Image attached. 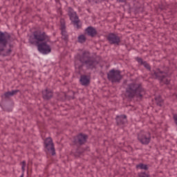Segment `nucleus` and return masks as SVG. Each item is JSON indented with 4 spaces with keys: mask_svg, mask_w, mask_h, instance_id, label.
<instances>
[{
    "mask_svg": "<svg viewBox=\"0 0 177 177\" xmlns=\"http://www.w3.org/2000/svg\"><path fill=\"white\" fill-rule=\"evenodd\" d=\"M28 41L30 45H36L37 50L41 55H49L52 52V47L48 44V42H50V37L45 32L39 30L34 31Z\"/></svg>",
    "mask_w": 177,
    "mask_h": 177,
    "instance_id": "nucleus-1",
    "label": "nucleus"
},
{
    "mask_svg": "<svg viewBox=\"0 0 177 177\" xmlns=\"http://www.w3.org/2000/svg\"><path fill=\"white\" fill-rule=\"evenodd\" d=\"M97 64H99V61L92 57L88 50H84L82 54H78L74 62L75 68L78 70L79 73L84 70V67H86V70H95Z\"/></svg>",
    "mask_w": 177,
    "mask_h": 177,
    "instance_id": "nucleus-2",
    "label": "nucleus"
},
{
    "mask_svg": "<svg viewBox=\"0 0 177 177\" xmlns=\"http://www.w3.org/2000/svg\"><path fill=\"white\" fill-rule=\"evenodd\" d=\"M145 92V88H143L142 83L132 82L127 84L124 96L127 99L132 100L134 97H143Z\"/></svg>",
    "mask_w": 177,
    "mask_h": 177,
    "instance_id": "nucleus-3",
    "label": "nucleus"
},
{
    "mask_svg": "<svg viewBox=\"0 0 177 177\" xmlns=\"http://www.w3.org/2000/svg\"><path fill=\"white\" fill-rule=\"evenodd\" d=\"M88 138L89 136L84 133H79L77 135L73 136L72 141L73 146H76V147H77L76 152L75 153V157H80V156H81L82 153L85 151V149L80 151V148L81 146L86 145Z\"/></svg>",
    "mask_w": 177,
    "mask_h": 177,
    "instance_id": "nucleus-4",
    "label": "nucleus"
},
{
    "mask_svg": "<svg viewBox=\"0 0 177 177\" xmlns=\"http://www.w3.org/2000/svg\"><path fill=\"white\" fill-rule=\"evenodd\" d=\"M10 39V35L8 32H2L0 30V45L2 47H0V56L6 57V56H10L12 53V48H9L5 51V48L8 45V39Z\"/></svg>",
    "mask_w": 177,
    "mask_h": 177,
    "instance_id": "nucleus-5",
    "label": "nucleus"
},
{
    "mask_svg": "<svg viewBox=\"0 0 177 177\" xmlns=\"http://www.w3.org/2000/svg\"><path fill=\"white\" fill-rule=\"evenodd\" d=\"M68 16H69V19L71 21V24L80 30L82 27V24L81 23V20L80 19V17L77 15V12L74 11V9L71 7H68Z\"/></svg>",
    "mask_w": 177,
    "mask_h": 177,
    "instance_id": "nucleus-6",
    "label": "nucleus"
},
{
    "mask_svg": "<svg viewBox=\"0 0 177 177\" xmlns=\"http://www.w3.org/2000/svg\"><path fill=\"white\" fill-rule=\"evenodd\" d=\"M107 79L109 81H111L113 83L115 82H121V80H122V75H121V71L111 69L107 73Z\"/></svg>",
    "mask_w": 177,
    "mask_h": 177,
    "instance_id": "nucleus-7",
    "label": "nucleus"
},
{
    "mask_svg": "<svg viewBox=\"0 0 177 177\" xmlns=\"http://www.w3.org/2000/svg\"><path fill=\"white\" fill-rule=\"evenodd\" d=\"M149 75L153 80H158L160 84L164 82L165 78L168 77V72L160 71V68H158V71L156 70L149 71Z\"/></svg>",
    "mask_w": 177,
    "mask_h": 177,
    "instance_id": "nucleus-8",
    "label": "nucleus"
},
{
    "mask_svg": "<svg viewBox=\"0 0 177 177\" xmlns=\"http://www.w3.org/2000/svg\"><path fill=\"white\" fill-rule=\"evenodd\" d=\"M44 151L50 153L51 156H56V149H55V144L52 138L48 137L44 142Z\"/></svg>",
    "mask_w": 177,
    "mask_h": 177,
    "instance_id": "nucleus-9",
    "label": "nucleus"
},
{
    "mask_svg": "<svg viewBox=\"0 0 177 177\" xmlns=\"http://www.w3.org/2000/svg\"><path fill=\"white\" fill-rule=\"evenodd\" d=\"M138 140L141 145L147 146L151 142V133L149 131H141L138 134Z\"/></svg>",
    "mask_w": 177,
    "mask_h": 177,
    "instance_id": "nucleus-10",
    "label": "nucleus"
},
{
    "mask_svg": "<svg viewBox=\"0 0 177 177\" xmlns=\"http://www.w3.org/2000/svg\"><path fill=\"white\" fill-rule=\"evenodd\" d=\"M106 39L110 45H116L117 46H120V44H121V38L115 33H109L106 36Z\"/></svg>",
    "mask_w": 177,
    "mask_h": 177,
    "instance_id": "nucleus-11",
    "label": "nucleus"
},
{
    "mask_svg": "<svg viewBox=\"0 0 177 177\" xmlns=\"http://www.w3.org/2000/svg\"><path fill=\"white\" fill-rule=\"evenodd\" d=\"M60 30L62 39L67 42L68 41V35H67V31L66 30V20L64 18L60 19Z\"/></svg>",
    "mask_w": 177,
    "mask_h": 177,
    "instance_id": "nucleus-12",
    "label": "nucleus"
},
{
    "mask_svg": "<svg viewBox=\"0 0 177 177\" xmlns=\"http://www.w3.org/2000/svg\"><path fill=\"white\" fill-rule=\"evenodd\" d=\"M127 115H117L115 120L117 127H124L128 122Z\"/></svg>",
    "mask_w": 177,
    "mask_h": 177,
    "instance_id": "nucleus-13",
    "label": "nucleus"
},
{
    "mask_svg": "<svg viewBox=\"0 0 177 177\" xmlns=\"http://www.w3.org/2000/svg\"><path fill=\"white\" fill-rule=\"evenodd\" d=\"M84 35L95 38L97 35V30L93 26H88L84 30Z\"/></svg>",
    "mask_w": 177,
    "mask_h": 177,
    "instance_id": "nucleus-14",
    "label": "nucleus"
},
{
    "mask_svg": "<svg viewBox=\"0 0 177 177\" xmlns=\"http://www.w3.org/2000/svg\"><path fill=\"white\" fill-rule=\"evenodd\" d=\"M41 94L44 100H50V99L53 97V92L52 90L48 88H46L44 90H43Z\"/></svg>",
    "mask_w": 177,
    "mask_h": 177,
    "instance_id": "nucleus-15",
    "label": "nucleus"
},
{
    "mask_svg": "<svg viewBox=\"0 0 177 177\" xmlns=\"http://www.w3.org/2000/svg\"><path fill=\"white\" fill-rule=\"evenodd\" d=\"M136 60L140 66H143L148 71H151V66H150V64L147 63V62L143 61V59L139 57H137Z\"/></svg>",
    "mask_w": 177,
    "mask_h": 177,
    "instance_id": "nucleus-16",
    "label": "nucleus"
},
{
    "mask_svg": "<svg viewBox=\"0 0 177 177\" xmlns=\"http://www.w3.org/2000/svg\"><path fill=\"white\" fill-rule=\"evenodd\" d=\"M80 82L83 86H88L91 84V79L86 75H82L80 76Z\"/></svg>",
    "mask_w": 177,
    "mask_h": 177,
    "instance_id": "nucleus-17",
    "label": "nucleus"
},
{
    "mask_svg": "<svg viewBox=\"0 0 177 177\" xmlns=\"http://www.w3.org/2000/svg\"><path fill=\"white\" fill-rule=\"evenodd\" d=\"M154 99H155V103L156 106L161 107L164 104V100H162V97H161V95H158L155 97Z\"/></svg>",
    "mask_w": 177,
    "mask_h": 177,
    "instance_id": "nucleus-18",
    "label": "nucleus"
},
{
    "mask_svg": "<svg viewBox=\"0 0 177 177\" xmlns=\"http://www.w3.org/2000/svg\"><path fill=\"white\" fill-rule=\"evenodd\" d=\"M136 169H144V171H149V166L143 163H140L138 165H136Z\"/></svg>",
    "mask_w": 177,
    "mask_h": 177,
    "instance_id": "nucleus-19",
    "label": "nucleus"
},
{
    "mask_svg": "<svg viewBox=\"0 0 177 177\" xmlns=\"http://www.w3.org/2000/svg\"><path fill=\"white\" fill-rule=\"evenodd\" d=\"M86 35H80L77 37V41L79 44H85L86 42Z\"/></svg>",
    "mask_w": 177,
    "mask_h": 177,
    "instance_id": "nucleus-20",
    "label": "nucleus"
},
{
    "mask_svg": "<svg viewBox=\"0 0 177 177\" xmlns=\"http://www.w3.org/2000/svg\"><path fill=\"white\" fill-rule=\"evenodd\" d=\"M137 177H150V173L149 171H140L138 173Z\"/></svg>",
    "mask_w": 177,
    "mask_h": 177,
    "instance_id": "nucleus-21",
    "label": "nucleus"
},
{
    "mask_svg": "<svg viewBox=\"0 0 177 177\" xmlns=\"http://www.w3.org/2000/svg\"><path fill=\"white\" fill-rule=\"evenodd\" d=\"M91 3H102V2H104L106 0H88Z\"/></svg>",
    "mask_w": 177,
    "mask_h": 177,
    "instance_id": "nucleus-22",
    "label": "nucleus"
},
{
    "mask_svg": "<svg viewBox=\"0 0 177 177\" xmlns=\"http://www.w3.org/2000/svg\"><path fill=\"white\" fill-rule=\"evenodd\" d=\"M21 164H22V167H21L22 174H24V171H26V160L22 161Z\"/></svg>",
    "mask_w": 177,
    "mask_h": 177,
    "instance_id": "nucleus-23",
    "label": "nucleus"
},
{
    "mask_svg": "<svg viewBox=\"0 0 177 177\" xmlns=\"http://www.w3.org/2000/svg\"><path fill=\"white\" fill-rule=\"evenodd\" d=\"M19 92H20V90H12L10 91V93H11V96H15V95H17Z\"/></svg>",
    "mask_w": 177,
    "mask_h": 177,
    "instance_id": "nucleus-24",
    "label": "nucleus"
},
{
    "mask_svg": "<svg viewBox=\"0 0 177 177\" xmlns=\"http://www.w3.org/2000/svg\"><path fill=\"white\" fill-rule=\"evenodd\" d=\"M19 92H20V90H12L10 91V93H11V96H15V95H17Z\"/></svg>",
    "mask_w": 177,
    "mask_h": 177,
    "instance_id": "nucleus-25",
    "label": "nucleus"
},
{
    "mask_svg": "<svg viewBox=\"0 0 177 177\" xmlns=\"http://www.w3.org/2000/svg\"><path fill=\"white\" fill-rule=\"evenodd\" d=\"M4 96L6 98L8 99V97H12V94L10 93V91H7L4 93Z\"/></svg>",
    "mask_w": 177,
    "mask_h": 177,
    "instance_id": "nucleus-26",
    "label": "nucleus"
},
{
    "mask_svg": "<svg viewBox=\"0 0 177 177\" xmlns=\"http://www.w3.org/2000/svg\"><path fill=\"white\" fill-rule=\"evenodd\" d=\"M119 3H125L128 0H116Z\"/></svg>",
    "mask_w": 177,
    "mask_h": 177,
    "instance_id": "nucleus-27",
    "label": "nucleus"
},
{
    "mask_svg": "<svg viewBox=\"0 0 177 177\" xmlns=\"http://www.w3.org/2000/svg\"><path fill=\"white\" fill-rule=\"evenodd\" d=\"M165 85H169L170 81L168 79H166L165 82H162Z\"/></svg>",
    "mask_w": 177,
    "mask_h": 177,
    "instance_id": "nucleus-28",
    "label": "nucleus"
},
{
    "mask_svg": "<svg viewBox=\"0 0 177 177\" xmlns=\"http://www.w3.org/2000/svg\"><path fill=\"white\" fill-rule=\"evenodd\" d=\"M74 92H73V97H71V99H73V100H74V99H75V96L74 95Z\"/></svg>",
    "mask_w": 177,
    "mask_h": 177,
    "instance_id": "nucleus-29",
    "label": "nucleus"
},
{
    "mask_svg": "<svg viewBox=\"0 0 177 177\" xmlns=\"http://www.w3.org/2000/svg\"><path fill=\"white\" fill-rule=\"evenodd\" d=\"M10 48H13V45L10 44Z\"/></svg>",
    "mask_w": 177,
    "mask_h": 177,
    "instance_id": "nucleus-30",
    "label": "nucleus"
}]
</instances>
